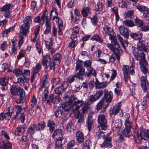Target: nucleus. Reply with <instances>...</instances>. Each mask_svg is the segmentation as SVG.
<instances>
[{"instance_id":"338daca9","label":"nucleus","mask_w":149,"mask_h":149,"mask_svg":"<svg viewBox=\"0 0 149 149\" xmlns=\"http://www.w3.org/2000/svg\"><path fill=\"white\" fill-rule=\"evenodd\" d=\"M76 77H77L75 75H70L67 79V83H71L74 80Z\"/></svg>"},{"instance_id":"de8ad7c7","label":"nucleus","mask_w":149,"mask_h":149,"mask_svg":"<svg viewBox=\"0 0 149 149\" xmlns=\"http://www.w3.org/2000/svg\"><path fill=\"white\" fill-rule=\"evenodd\" d=\"M145 94V96L143 97V100L142 103V107H141L144 110L146 107V101L147 100V98L149 99V97H148L147 96V93H144Z\"/></svg>"},{"instance_id":"20e7f679","label":"nucleus","mask_w":149,"mask_h":149,"mask_svg":"<svg viewBox=\"0 0 149 149\" xmlns=\"http://www.w3.org/2000/svg\"><path fill=\"white\" fill-rule=\"evenodd\" d=\"M42 63V65L46 68L49 66L50 69L54 70V69L55 63L54 62H51L49 55H46L43 56Z\"/></svg>"},{"instance_id":"4d7b16f0","label":"nucleus","mask_w":149,"mask_h":149,"mask_svg":"<svg viewBox=\"0 0 149 149\" xmlns=\"http://www.w3.org/2000/svg\"><path fill=\"white\" fill-rule=\"evenodd\" d=\"M48 84L47 81L45 79H43L42 81V84L41 88L39 89V91H42L44 88H48Z\"/></svg>"},{"instance_id":"412c9836","label":"nucleus","mask_w":149,"mask_h":149,"mask_svg":"<svg viewBox=\"0 0 149 149\" xmlns=\"http://www.w3.org/2000/svg\"><path fill=\"white\" fill-rule=\"evenodd\" d=\"M122 123L120 119H116L112 122V126L113 130L120 128L122 126Z\"/></svg>"},{"instance_id":"c756f323","label":"nucleus","mask_w":149,"mask_h":149,"mask_svg":"<svg viewBox=\"0 0 149 149\" xmlns=\"http://www.w3.org/2000/svg\"><path fill=\"white\" fill-rule=\"evenodd\" d=\"M25 128L21 126H18L16 128L15 132L16 136H20L25 131Z\"/></svg>"},{"instance_id":"0eeeda50","label":"nucleus","mask_w":149,"mask_h":149,"mask_svg":"<svg viewBox=\"0 0 149 149\" xmlns=\"http://www.w3.org/2000/svg\"><path fill=\"white\" fill-rule=\"evenodd\" d=\"M141 84L144 93H147V96L149 97V83L147 81L146 77L143 76L141 79Z\"/></svg>"},{"instance_id":"13d9d810","label":"nucleus","mask_w":149,"mask_h":149,"mask_svg":"<svg viewBox=\"0 0 149 149\" xmlns=\"http://www.w3.org/2000/svg\"><path fill=\"white\" fill-rule=\"evenodd\" d=\"M123 24L128 26L130 27L134 26L133 22L131 20L127 19L123 22Z\"/></svg>"},{"instance_id":"e2e57ef3","label":"nucleus","mask_w":149,"mask_h":149,"mask_svg":"<svg viewBox=\"0 0 149 149\" xmlns=\"http://www.w3.org/2000/svg\"><path fill=\"white\" fill-rule=\"evenodd\" d=\"M61 55L60 54L58 53L55 54L53 56V59L54 61H61Z\"/></svg>"},{"instance_id":"5701e85b","label":"nucleus","mask_w":149,"mask_h":149,"mask_svg":"<svg viewBox=\"0 0 149 149\" xmlns=\"http://www.w3.org/2000/svg\"><path fill=\"white\" fill-rule=\"evenodd\" d=\"M103 4L102 2H98L97 3L95 9V14L98 15L102 13L103 9Z\"/></svg>"},{"instance_id":"6e6d98bb","label":"nucleus","mask_w":149,"mask_h":149,"mask_svg":"<svg viewBox=\"0 0 149 149\" xmlns=\"http://www.w3.org/2000/svg\"><path fill=\"white\" fill-rule=\"evenodd\" d=\"M63 142L62 141H57L55 143V149H62V146L65 144V143H63Z\"/></svg>"},{"instance_id":"680f3d73","label":"nucleus","mask_w":149,"mask_h":149,"mask_svg":"<svg viewBox=\"0 0 149 149\" xmlns=\"http://www.w3.org/2000/svg\"><path fill=\"white\" fill-rule=\"evenodd\" d=\"M55 14L53 18L52 19L53 20H55V18L58 17V13L56 11V10L55 8H53L51 10L50 12V16H51Z\"/></svg>"},{"instance_id":"2eb2a0df","label":"nucleus","mask_w":149,"mask_h":149,"mask_svg":"<svg viewBox=\"0 0 149 149\" xmlns=\"http://www.w3.org/2000/svg\"><path fill=\"white\" fill-rule=\"evenodd\" d=\"M68 86V84H67V82L66 81H64L61 84L60 86L55 89V93L59 95H61L62 93L65 91V89Z\"/></svg>"},{"instance_id":"a211bd4d","label":"nucleus","mask_w":149,"mask_h":149,"mask_svg":"<svg viewBox=\"0 0 149 149\" xmlns=\"http://www.w3.org/2000/svg\"><path fill=\"white\" fill-rule=\"evenodd\" d=\"M72 103V100H70L69 102L64 103L61 107L62 110L65 111H68L71 108L73 109V105Z\"/></svg>"},{"instance_id":"5fc2aeb1","label":"nucleus","mask_w":149,"mask_h":149,"mask_svg":"<svg viewBox=\"0 0 149 149\" xmlns=\"http://www.w3.org/2000/svg\"><path fill=\"white\" fill-rule=\"evenodd\" d=\"M10 118L9 116L7 115V113L2 112L0 113V120H3L4 119L6 120H9Z\"/></svg>"},{"instance_id":"4c0bfd02","label":"nucleus","mask_w":149,"mask_h":149,"mask_svg":"<svg viewBox=\"0 0 149 149\" xmlns=\"http://www.w3.org/2000/svg\"><path fill=\"white\" fill-rule=\"evenodd\" d=\"M52 81L53 86H58L61 83V79L59 77H54L52 79Z\"/></svg>"},{"instance_id":"c03bdc74","label":"nucleus","mask_w":149,"mask_h":149,"mask_svg":"<svg viewBox=\"0 0 149 149\" xmlns=\"http://www.w3.org/2000/svg\"><path fill=\"white\" fill-rule=\"evenodd\" d=\"M116 88L115 89L114 92L118 96L120 95L121 93V84L119 82H117L116 83Z\"/></svg>"},{"instance_id":"a878e982","label":"nucleus","mask_w":149,"mask_h":149,"mask_svg":"<svg viewBox=\"0 0 149 149\" xmlns=\"http://www.w3.org/2000/svg\"><path fill=\"white\" fill-rule=\"evenodd\" d=\"M79 70L78 72L75 75L79 79L83 80V75H85L86 76V72L85 71V69L84 68H81Z\"/></svg>"},{"instance_id":"9d476101","label":"nucleus","mask_w":149,"mask_h":149,"mask_svg":"<svg viewBox=\"0 0 149 149\" xmlns=\"http://www.w3.org/2000/svg\"><path fill=\"white\" fill-rule=\"evenodd\" d=\"M13 7V5L11 4H7L0 8V11L4 12V16L6 18L9 17L11 13V9Z\"/></svg>"},{"instance_id":"774afa93","label":"nucleus","mask_w":149,"mask_h":149,"mask_svg":"<svg viewBox=\"0 0 149 149\" xmlns=\"http://www.w3.org/2000/svg\"><path fill=\"white\" fill-rule=\"evenodd\" d=\"M142 134L143 135L145 139L149 138V129L148 130H144L142 131Z\"/></svg>"},{"instance_id":"aec40b11","label":"nucleus","mask_w":149,"mask_h":149,"mask_svg":"<svg viewBox=\"0 0 149 149\" xmlns=\"http://www.w3.org/2000/svg\"><path fill=\"white\" fill-rule=\"evenodd\" d=\"M12 144L9 142L0 141V149H11Z\"/></svg>"},{"instance_id":"052dcab7","label":"nucleus","mask_w":149,"mask_h":149,"mask_svg":"<svg viewBox=\"0 0 149 149\" xmlns=\"http://www.w3.org/2000/svg\"><path fill=\"white\" fill-rule=\"evenodd\" d=\"M29 79L27 78L19 77L18 78V82L20 84L21 86L24 85L25 84V82L28 81Z\"/></svg>"},{"instance_id":"423d86ee","label":"nucleus","mask_w":149,"mask_h":149,"mask_svg":"<svg viewBox=\"0 0 149 149\" xmlns=\"http://www.w3.org/2000/svg\"><path fill=\"white\" fill-rule=\"evenodd\" d=\"M97 120L100 125L99 128L100 130H106L107 127V120L104 115L100 114Z\"/></svg>"},{"instance_id":"49530a36","label":"nucleus","mask_w":149,"mask_h":149,"mask_svg":"<svg viewBox=\"0 0 149 149\" xmlns=\"http://www.w3.org/2000/svg\"><path fill=\"white\" fill-rule=\"evenodd\" d=\"M91 118V116H88L86 122V125L89 131H90L91 129L92 124L93 123V121Z\"/></svg>"},{"instance_id":"f03ea898","label":"nucleus","mask_w":149,"mask_h":149,"mask_svg":"<svg viewBox=\"0 0 149 149\" xmlns=\"http://www.w3.org/2000/svg\"><path fill=\"white\" fill-rule=\"evenodd\" d=\"M133 54L137 60H139V63L140 67H146L148 65V62L146 59L145 55L143 52L140 53L138 52L134 51L133 52Z\"/></svg>"},{"instance_id":"39448f33","label":"nucleus","mask_w":149,"mask_h":149,"mask_svg":"<svg viewBox=\"0 0 149 149\" xmlns=\"http://www.w3.org/2000/svg\"><path fill=\"white\" fill-rule=\"evenodd\" d=\"M90 105L89 102H87L86 103L84 107H83L81 109V113H78L76 119H78V122L79 123H81L83 122L84 121V113H86L87 110L89 108V106Z\"/></svg>"},{"instance_id":"7ed1b4c3","label":"nucleus","mask_w":149,"mask_h":149,"mask_svg":"<svg viewBox=\"0 0 149 149\" xmlns=\"http://www.w3.org/2000/svg\"><path fill=\"white\" fill-rule=\"evenodd\" d=\"M32 19L30 16H26L24 19V24L21 27V31L24 33L28 32L29 27L32 24Z\"/></svg>"},{"instance_id":"0e129e2a","label":"nucleus","mask_w":149,"mask_h":149,"mask_svg":"<svg viewBox=\"0 0 149 149\" xmlns=\"http://www.w3.org/2000/svg\"><path fill=\"white\" fill-rule=\"evenodd\" d=\"M123 134L125 136L127 137H129L131 134L130 129L125 128L123 131Z\"/></svg>"},{"instance_id":"f8f14e48","label":"nucleus","mask_w":149,"mask_h":149,"mask_svg":"<svg viewBox=\"0 0 149 149\" xmlns=\"http://www.w3.org/2000/svg\"><path fill=\"white\" fill-rule=\"evenodd\" d=\"M134 68L135 63L134 62H132V65L130 68L129 65H123L122 68L123 73L128 74V72L130 71L132 75H134L135 73L134 71Z\"/></svg>"},{"instance_id":"1a4fd4ad","label":"nucleus","mask_w":149,"mask_h":149,"mask_svg":"<svg viewBox=\"0 0 149 149\" xmlns=\"http://www.w3.org/2000/svg\"><path fill=\"white\" fill-rule=\"evenodd\" d=\"M72 103L73 104V110H78L80 108L84 106L85 104L84 102L82 100H79L76 97H74L72 100Z\"/></svg>"},{"instance_id":"6ab92c4d","label":"nucleus","mask_w":149,"mask_h":149,"mask_svg":"<svg viewBox=\"0 0 149 149\" xmlns=\"http://www.w3.org/2000/svg\"><path fill=\"white\" fill-rule=\"evenodd\" d=\"M76 140L79 143H81L84 141V136L80 131H77L75 133Z\"/></svg>"},{"instance_id":"c85d7f7f","label":"nucleus","mask_w":149,"mask_h":149,"mask_svg":"<svg viewBox=\"0 0 149 149\" xmlns=\"http://www.w3.org/2000/svg\"><path fill=\"white\" fill-rule=\"evenodd\" d=\"M113 95L111 92H110L109 93H104V97L106 102L108 103H110L113 97Z\"/></svg>"},{"instance_id":"393cba45","label":"nucleus","mask_w":149,"mask_h":149,"mask_svg":"<svg viewBox=\"0 0 149 149\" xmlns=\"http://www.w3.org/2000/svg\"><path fill=\"white\" fill-rule=\"evenodd\" d=\"M102 33L105 36H108L114 33L111 27L106 25L103 27Z\"/></svg>"},{"instance_id":"b1692460","label":"nucleus","mask_w":149,"mask_h":149,"mask_svg":"<svg viewBox=\"0 0 149 149\" xmlns=\"http://www.w3.org/2000/svg\"><path fill=\"white\" fill-rule=\"evenodd\" d=\"M119 30L120 34L124 36L126 38H128L129 36V33L127 28L121 26L119 27Z\"/></svg>"},{"instance_id":"f3484780","label":"nucleus","mask_w":149,"mask_h":149,"mask_svg":"<svg viewBox=\"0 0 149 149\" xmlns=\"http://www.w3.org/2000/svg\"><path fill=\"white\" fill-rule=\"evenodd\" d=\"M104 140L102 145L105 147L110 148L112 147L111 143V137L107 135L106 136H104Z\"/></svg>"},{"instance_id":"864d4df0","label":"nucleus","mask_w":149,"mask_h":149,"mask_svg":"<svg viewBox=\"0 0 149 149\" xmlns=\"http://www.w3.org/2000/svg\"><path fill=\"white\" fill-rule=\"evenodd\" d=\"M134 22L136 25L140 28L141 27L143 24H144V22H143V21L137 17H136L135 19Z\"/></svg>"},{"instance_id":"f257e3e1","label":"nucleus","mask_w":149,"mask_h":149,"mask_svg":"<svg viewBox=\"0 0 149 149\" xmlns=\"http://www.w3.org/2000/svg\"><path fill=\"white\" fill-rule=\"evenodd\" d=\"M10 92L12 95H17L19 97V98L16 100L17 104L23 103L24 102L25 92L24 90L19 86L13 85L10 88Z\"/></svg>"},{"instance_id":"58836bf2","label":"nucleus","mask_w":149,"mask_h":149,"mask_svg":"<svg viewBox=\"0 0 149 149\" xmlns=\"http://www.w3.org/2000/svg\"><path fill=\"white\" fill-rule=\"evenodd\" d=\"M51 26L49 22H45V29L44 33V34H47L50 32Z\"/></svg>"},{"instance_id":"f704fd0d","label":"nucleus","mask_w":149,"mask_h":149,"mask_svg":"<svg viewBox=\"0 0 149 149\" xmlns=\"http://www.w3.org/2000/svg\"><path fill=\"white\" fill-rule=\"evenodd\" d=\"M95 84L96 88L97 89L100 88H101L105 87L107 86L106 82H100L97 79H96V81L95 82Z\"/></svg>"},{"instance_id":"4468645a","label":"nucleus","mask_w":149,"mask_h":149,"mask_svg":"<svg viewBox=\"0 0 149 149\" xmlns=\"http://www.w3.org/2000/svg\"><path fill=\"white\" fill-rule=\"evenodd\" d=\"M121 107V102L118 103L116 106H114L112 109H111L110 111V114L111 115H116L120 111L121 112L122 116H123V112L122 111L120 110Z\"/></svg>"},{"instance_id":"a18cd8bd","label":"nucleus","mask_w":149,"mask_h":149,"mask_svg":"<svg viewBox=\"0 0 149 149\" xmlns=\"http://www.w3.org/2000/svg\"><path fill=\"white\" fill-rule=\"evenodd\" d=\"M136 135V137L134 138V140L137 143H140L141 142V140L142 139L144 138L143 135L142 134V131L139 134H137Z\"/></svg>"},{"instance_id":"cd10ccee","label":"nucleus","mask_w":149,"mask_h":149,"mask_svg":"<svg viewBox=\"0 0 149 149\" xmlns=\"http://www.w3.org/2000/svg\"><path fill=\"white\" fill-rule=\"evenodd\" d=\"M61 107L56 106L53 109V111H54V114L56 118L60 117L62 114V111Z\"/></svg>"},{"instance_id":"2f4dec72","label":"nucleus","mask_w":149,"mask_h":149,"mask_svg":"<svg viewBox=\"0 0 149 149\" xmlns=\"http://www.w3.org/2000/svg\"><path fill=\"white\" fill-rule=\"evenodd\" d=\"M86 72V76L88 77H90L91 75L94 77L96 75L95 70L92 68L88 69Z\"/></svg>"},{"instance_id":"6e6552de","label":"nucleus","mask_w":149,"mask_h":149,"mask_svg":"<svg viewBox=\"0 0 149 149\" xmlns=\"http://www.w3.org/2000/svg\"><path fill=\"white\" fill-rule=\"evenodd\" d=\"M63 133L61 129H56L54 131L52 136L55 137L57 141H63V143H65L66 142V139L63 137Z\"/></svg>"},{"instance_id":"c9c22d12","label":"nucleus","mask_w":149,"mask_h":149,"mask_svg":"<svg viewBox=\"0 0 149 149\" xmlns=\"http://www.w3.org/2000/svg\"><path fill=\"white\" fill-rule=\"evenodd\" d=\"M43 36L44 35H42V38L43 39H44V40L45 41V44L46 45V48L49 49H51L52 48V39L51 38H49V40L47 41L45 39H44Z\"/></svg>"},{"instance_id":"09e8293b","label":"nucleus","mask_w":149,"mask_h":149,"mask_svg":"<svg viewBox=\"0 0 149 149\" xmlns=\"http://www.w3.org/2000/svg\"><path fill=\"white\" fill-rule=\"evenodd\" d=\"M119 48L111 50L113 52L114 55L116 56L117 59L119 61L120 59V53L118 49Z\"/></svg>"},{"instance_id":"4be33fe9","label":"nucleus","mask_w":149,"mask_h":149,"mask_svg":"<svg viewBox=\"0 0 149 149\" xmlns=\"http://www.w3.org/2000/svg\"><path fill=\"white\" fill-rule=\"evenodd\" d=\"M136 8L143 13L144 17L146 15L147 13L149 12V9L144 6L139 5L136 6Z\"/></svg>"},{"instance_id":"9b49d317","label":"nucleus","mask_w":149,"mask_h":149,"mask_svg":"<svg viewBox=\"0 0 149 149\" xmlns=\"http://www.w3.org/2000/svg\"><path fill=\"white\" fill-rule=\"evenodd\" d=\"M103 94V91L101 90L97 91L94 95H92L89 97V102L90 104L97 100H98L100 97H101Z\"/></svg>"},{"instance_id":"603ef678","label":"nucleus","mask_w":149,"mask_h":149,"mask_svg":"<svg viewBox=\"0 0 149 149\" xmlns=\"http://www.w3.org/2000/svg\"><path fill=\"white\" fill-rule=\"evenodd\" d=\"M41 68V65L40 63H37L35 67H33V72L35 73H38L40 70Z\"/></svg>"},{"instance_id":"69168bd1","label":"nucleus","mask_w":149,"mask_h":149,"mask_svg":"<svg viewBox=\"0 0 149 149\" xmlns=\"http://www.w3.org/2000/svg\"><path fill=\"white\" fill-rule=\"evenodd\" d=\"M36 127L37 125L35 124L31 125L29 128L28 132L31 134H33L34 133V130Z\"/></svg>"},{"instance_id":"72a5a7b5","label":"nucleus","mask_w":149,"mask_h":149,"mask_svg":"<svg viewBox=\"0 0 149 149\" xmlns=\"http://www.w3.org/2000/svg\"><path fill=\"white\" fill-rule=\"evenodd\" d=\"M107 47L110 48L111 50L119 48L120 46L116 40H114L111 42V44H108Z\"/></svg>"},{"instance_id":"e433bc0d","label":"nucleus","mask_w":149,"mask_h":149,"mask_svg":"<svg viewBox=\"0 0 149 149\" xmlns=\"http://www.w3.org/2000/svg\"><path fill=\"white\" fill-rule=\"evenodd\" d=\"M46 126L45 123L44 121L40 122L38 123L36 127V131L43 130Z\"/></svg>"},{"instance_id":"473e14b6","label":"nucleus","mask_w":149,"mask_h":149,"mask_svg":"<svg viewBox=\"0 0 149 149\" xmlns=\"http://www.w3.org/2000/svg\"><path fill=\"white\" fill-rule=\"evenodd\" d=\"M41 19L42 20V24H43L44 22V20H46V22H49V20L51 19V16L49 18L48 16V12L47 10H45L41 16Z\"/></svg>"},{"instance_id":"dca6fc26","label":"nucleus","mask_w":149,"mask_h":149,"mask_svg":"<svg viewBox=\"0 0 149 149\" xmlns=\"http://www.w3.org/2000/svg\"><path fill=\"white\" fill-rule=\"evenodd\" d=\"M138 46L137 49H138V52H139V51H142L145 52H147V49L146 48V47L145 45V42L143 40L139 41L138 43ZM135 50H134L133 52Z\"/></svg>"},{"instance_id":"bb28decb","label":"nucleus","mask_w":149,"mask_h":149,"mask_svg":"<svg viewBox=\"0 0 149 149\" xmlns=\"http://www.w3.org/2000/svg\"><path fill=\"white\" fill-rule=\"evenodd\" d=\"M25 117L24 113H19L16 112L15 114L14 115V116L13 117V118L14 120L20 118L21 122L22 123H23L25 120Z\"/></svg>"},{"instance_id":"ea45409f","label":"nucleus","mask_w":149,"mask_h":149,"mask_svg":"<svg viewBox=\"0 0 149 149\" xmlns=\"http://www.w3.org/2000/svg\"><path fill=\"white\" fill-rule=\"evenodd\" d=\"M81 14L84 17L88 16L90 13V8L89 7H85L82 9L81 11Z\"/></svg>"},{"instance_id":"7c9ffc66","label":"nucleus","mask_w":149,"mask_h":149,"mask_svg":"<svg viewBox=\"0 0 149 149\" xmlns=\"http://www.w3.org/2000/svg\"><path fill=\"white\" fill-rule=\"evenodd\" d=\"M130 36L132 38L135 40H138L142 38L143 34L141 33L137 32L135 33H131Z\"/></svg>"},{"instance_id":"ddd939ff","label":"nucleus","mask_w":149,"mask_h":149,"mask_svg":"<svg viewBox=\"0 0 149 149\" xmlns=\"http://www.w3.org/2000/svg\"><path fill=\"white\" fill-rule=\"evenodd\" d=\"M61 100L60 95H57L54 96L53 94H51L48 97L47 103L49 104L50 102H52L54 104H58L60 102Z\"/></svg>"},{"instance_id":"8fccbe9b","label":"nucleus","mask_w":149,"mask_h":149,"mask_svg":"<svg viewBox=\"0 0 149 149\" xmlns=\"http://www.w3.org/2000/svg\"><path fill=\"white\" fill-rule=\"evenodd\" d=\"M91 143L89 140H87L85 141L83 144V149H90V147L91 146Z\"/></svg>"},{"instance_id":"37998d69","label":"nucleus","mask_w":149,"mask_h":149,"mask_svg":"<svg viewBox=\"0 0 149 149\" xmlns=\"http://www.w3.org/2000/svg\"><path fill=\"white\" fill-rule=\"evenodd\" d=\"M91 40H95L97 42L102 43L103 42V41L97 34H94L91 38Z\"/></svg>"},{"instance_id":"bf43d9fd","label":"nucleus","mask_w":149,"mask_h":149,"mask_svg":"<svg viewBox=\"0 0 149 149\" xmlns=\"http://www.w3.org/2000/svg\"><path fill=\"white\" fill-rule=\"evenodd\" d=\"M107 136L104 135V132L101 130H99L96 132V136L98 139H100L102 136L104 139V136Z\"/></svg>"},{"instance_id":"a19ab883","label":"nucleus","mask_w":149,"mask_h":149,"mask_svg":"<svg viewBox=\"0 0 149 149\" xmlns=\"http://www.w3.org/2000/svg\"><path fill=\"white\" fill-rule=\"evenodd\" d=\"M47 126L49 127L50 131L52 132L55 129V124L54 122L51 120H48Z\"/></svg>"},{"instance_id":"79ce46f5","label":"nucleus","mask_w":149,"mask_h":149,"mask_svg":"<svg viewBox=\"0 0 149 149\" xmlns=\"http://www.w3.org/2000/svg\"><path fill=\"white\" fill-rule=\"evenodd\" d=\"M9 78L8 77L1 78L0 79V85L1 86H6L8 83Z\"/></svg>"},{"instance_id":"3c124183","label":"nucleus","mask_w":149,"mask_h":149,"mask_svg":"<svg viewBox=\"0 0 149 149\" xmlns=\"http://www.w3.org/2000/svg\"><path fill=\"white\" fill-rule=\"evenodd\" d=\"M43 97H42V99L43 101H46L47 102V99H48V88H43Z\"/></svg>"}]
</instances>
